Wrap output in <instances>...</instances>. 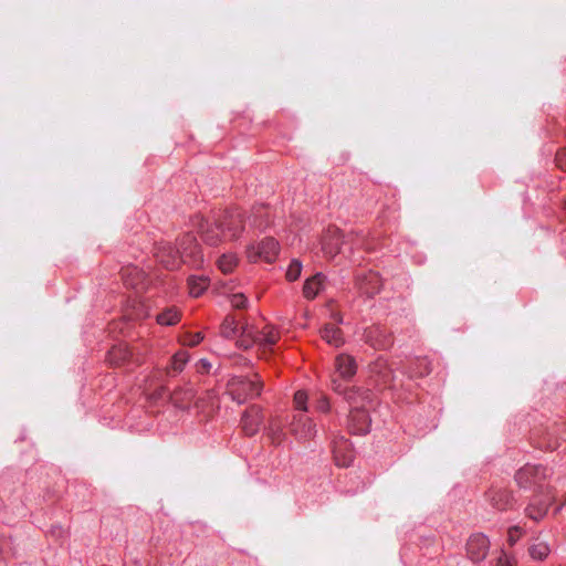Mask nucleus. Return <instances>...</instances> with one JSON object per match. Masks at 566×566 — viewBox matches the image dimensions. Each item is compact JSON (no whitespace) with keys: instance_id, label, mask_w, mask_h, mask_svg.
<instances>
[{"instance_id":"f257e3e1","label":"nucleus","mask_w":566,"mask_h":566,"mask_svg":"<svg viewBox=\"0 0 566 566\" xmlns=\"http://www.w3.org/2000/svg\"><path fill=\"white\" fill-rule=\"evenodd\" d=\"M153 252L157 262L168 271H176L181 264L200 269L205 261L201 247L191 232L177 238L175 245L168 241L155 243Z\"/></svg>"},{"instance_id":"f03ea898","label":"nucleus","mask_w":566,"mask_h":566,"mask_svg":"<svg viewBox=\"0 0 566 566\" xmlns=\"http://www.w3.org/2000/svg\"><path fill=\"white\" fill-rule=\"evenodd\" d=\"M226 387L231 400L238 405H243L261 395L263 381L258 373L247 376L231 375Z\"/></svg>"},{"instance_id":"7ed1b4c3","label":"nucleus","mask_w":566,"mask_h":566,"mask_svg":"<svg viewBox=\"0 0 566 566\" xmlns=\"http://www.w3.org/2000/svg\"><path fill=\"white\" fill-rule=\"evenodd\" d=\"M551 470L543 464L527 463L516 471L514 479L517 485L524 490L543 492L547 489L545 481L551 476Z\"/></svg>"},{"instance_id":"20e7f679","label":"nucleus","mask_w":566,"mask_h":566,"mask_svg":"<svg viewBox=\"0 0 566 566\" xmlns=\"http://www.w3.org/2000/svg\"><path fill=\"white\" fill-rule=\"evenodd\" d=\"M218 221L226 240H238L244 231L247 218L240 208L234 207L226 209Z\"/></svg>"},{"instance_id":"39448f33","label":"nucleus","mask_w":566,"mask_h":566,"mask_svg":"<svg viewBox=\"0 0 566 566\" xmlns=\"http://www.w3.org/2000/svg\"><path fill=\"white\" fill-rule=\"evenodd\" d=\"M369 378L379 390L389 387V354L387 352L380 353L369 363Z\"/></svg>"},{"instance_id":"423d86ee","label":"nucleus","mask_w":566,"mask_h":566,"mask_svg":"<svg viewBox=\"0 0 566 566\" xmlns=\"http://www.w3.org/2000/svg\"><path fill=\"white\" fill-rule=\"evenodd\" d=\"M280 252V244L273 237L262 239L256 245H250L248 249V256L252 262L259 259L264 260L266 263H273Z\"/></svg>"},{"instance_id":"0eeeda50","label":"nucleus","mask_w":566,"mask_h":566,"mask_svg":"<svg viewBox=\"0 0 566 566\" xmlns=\"http://www.w3.org/2000/svg\"><path fill=\"white\" fill-rule=\"evenodd\" d=\"M333 390L343 396L349 405V409L355 406H366L370 402V391L360 387L345 386L340 381L334 379L332 381Z\"/></svg>"},{"instance_id":"6e6552de","label":"nucleus","mask_w":566,"mask_h":566,"mask_svg":"<svg viewBox=\"0 0 566 566\" xmlns=\"http://www.w3.org/2000/svg\"><path fill=\"white\" fill-rule=\"evenodd\" d=\"M371 417L366 406H355L349 409L347 426L353 434L363 436L369 432L371 427Z\"/></svg>"},{"instance_id":"1a4fd4ad","label":"nucleus","mask_w":566,"mask_h":566,"mask_svg":"<svg viewBox=\"0 0 566 566\" xmlns=\"http://www.w3.org/2000/svg\"><path fill=\"white\" fill-rule=\"evenodd\" d=\"M484 499L492 509L499 512L512 510L516 503L512 491L499 486H491L484 493Z\"/></svg>"},{"instance_id":"9d476101","label":"nucleus","mask_w":566,"mask_h":566,"mask_svg":"<svg viewBox=\"0 0 566 566\" xmlns=\"http://www.w3.org/2000/svg\"><path fill=\"white\" fill-rule=\"evenodd\" d=\"M552 502L553 496L548 489L543 492H536L525 509V513L531 520L538 522L546 516Z\"/></svg>"},{"instance_id":"9b49d317","label":"nucleus","mask_w":566,"mask_h":566,"mask_svg":"<svg viewBox=\"0 0 566 566\" xmlns=\"http://www.w3.org/2000/svg\"><path fill=\"white\" fill-rule=\"evenodd\" d=\"M120 276L126 287L142 292L148 289L149 279L147 273L136 265H127L122 268Z\"/></svg>"},{"instance_id":"f8f14e48","label":"nucleus","mask_w":566,"mask_h":566,"mask_svg":"<svg viewBox=\"0 0 566 566\" xmlns=\"http://www.w3.org/2000/svg\"><path fill=\"white\" fill-rule=\"evenodd\" d=\"M467 555L473 563L483 562L490 551V539L482 533L472 534L467 541Z\"/></svg>"},{"instance_id":"ddd939ff","label":"nucleus","mask_w":566,"mask_h":566,"mask_svg":"<svg viewBox=\"0 0 566 566\" xmlns=\"http://www.w3.org/2000/svg\"><path fill=\"white\" fill-rule=\"evenodd\" d=\"M355 280L356 286L359 289L360 293L367 297H373L380 292L381 280L376 272H358Z\"/></svg>"},{"instance_id":"4468645a","label":"nucleus","mask_w":566,"mask_h":566,"mask_svg":"<svg viewBox=\"0 0 566 566\" xmlns=\"http://www.w3.org/2000/svg\"><path fill=\"white\" fill-rule=\"evenodd\" d=\"M263 421L262 409L252 405L244 410L241 417V426L242 430L248 437H253L260 430V427Z\"/></svg>"},{"instance_id":"2eb2a0df","label":"nucleus","mask_w":566,"mask_h":566,"mask_svg":"<svg viewBox=\"0 0 566 566\" xmlns=\"http://www.w3.org/2000/svg\"><path fill=\"white\" fill-rule=\"evenodd\" d=\"M558 429L554 426L543 432H534L532 441L535 448L544 451H555L560 447Z\"/></svg>"},{"instance_id":"dca6fc26","label":"nucleus","mask_w":566,"mask_h":566,"mask_svg":"<svg viewBox=\"0 0 566 566\" xmlns=\"http://www.w3.org/2000/svg\"><path fill=\"white\" fill-rule=\"evenodd\" d=\"M401 369V371L407 374L409 378H421L428 376L432 371V366L428 357L417 356L409 358Z\"/></svg>"},{"instance_id":"f3484780","label":"nucleus","mask_w":566,"mask_h":566,"mask_svg":"<svg viewBox=\"0 0 566 566\" xmlns=\"http://www.w3.org/2000/svg\"><path fill=\"white\" fill-rule=\"evenodd\" d=\"M366 343L376 350L387 352L389 338L386 327L373 325L365 329Z\"/></svg>"},{"instance_id":"a211bd4d","label":"nucleus","mask_w":566,"mask_h":566,"mask_svg":"<svg viewBox=\"0 0 566 566\" xmlns=\"http://www.w3.org/2000/svg\"><path fill=\"white\" fill-rule=\"evenodd\" d=\"M291 431L300 439H311L316 433L315 423L304 413H298L293 417Z\"/></svg>"},{"instance_id":"6ab92c4d","label":"nucleus","mask_w":566,"mask_h":566,"mask_svg":"<svg viewBox=\"0 0 566 566\" xmlns=\"http://www.w3.org/2000/svg\"><path fill=\"white\" fill-rule=\"evenodd\" d=\"M199 231L203 242L210 247L219 245L224 239L218 219L213 222L205 221L199 226Z\"/></svg>"},{"instance_id":"aec40b11","label":"nucleus","mask_w":566,"mask_h":566,"mask_svg":"<svg viewBox=\"0 0 566 566\" xmlns=\"http://www.w3.org/2000/svg\"><path fill=\"white\" fill-rule=\"evenodd\" d=\"M328 232L329 233L324 237L322 242L323 250L328 254L344 252V247L346 244L344 232L337 228L329 230Z\"/></svg>"},{"instance_id":"412c9836","label":"nucleus","mask_w":566,"mask_h":566,"mask_svg":"<svg viewBox=\"0 0 566 566\" xmlns=\"http://www.w3.org/2000/svg\"><path fill=\"white\" fill-rule=\"evenodd\" d=\"M333 454L335 464L342 468H348L354 461V453L350 449L348 440L342 438L334 442Z\"/></svg>"},{"instance_id":"4be33fe9","label":"nucleus","mask_w":566,"mask_h":566,"mask_svg":"<svg viewBox=\"0 0 566 566\" xmlns=\"http://www.w3.org/2000/svg\"><path fill=\"white\" fill-rule=\"evenodd\" d=\"M326 280V275L322 272L307 277L303 285V296L310 301L314 300L325 289Z\"/></svg>"},{"instance_id":"5701e85b","label":"nucleus","mask_w":566,"mask_h":566,"mask_svg":"<svg viewBox=\"0 0 566 566\" xmlns=\"http://www.w3.org/2000/svg\"><path fill=\"white\" fill-rule=\"evenodd\" d=\"M132 358V353L127 345H114L106 355V360L112 367L125 366Z\"/></svg>"},{"instance_id":"b1692460","label":"nucleus","mask_w":566,"mask_h":566,"mask_svg":"<svg viewBox=\"0 0 566 566\" xmlns=\"http://www.w3.org/2000/svg\"><path fill=\"white\" fill-rule=\"evenodd\" d=\"M335 367L339 376L344 379H350L357 371L355 358L347 354H339L336 357Z\"/></svg>"},{"instance_id":"393cba45","label":"nucleus","mask_w":566,"mask_h":566,"mask_svg":"<svg viewBox=\"0 0 566 566\" xmlns=\"http://www.w3.org/2000/svg\"><path fill=\"white\" fill-rule=\"evenodd\" d=\"M248 222L250 227L255 228L259 231H264L270 224V217L266 212V207L264 205L254 206L251 214L248 217Z\"/></svg>"},{"instance_id":"a878e982","label":"nucleus","mask_w":566,"mask_h":566,"mask_svg":"<svg viewBox=\"0 0 566 566\" xmlns=\"http://www.w3.org/2000/svg\"><path fill=\"white\" fill-rule=\"evenodd\" d=\"M552 549L547 542L536 537L528 547V554L534 560L543 562L551 554Z\"/></svg>"},{"instance_id":"bb28decb","label":"nucleus","mask_w":566,"mask_h":566,"mask_svg":"<svg viewBox=\"0 0 566 566\" xmlns=\"http://www.w3.org/2000/svg\"><path fill=\"white\" fill-rule=\"evenodd\" d=\"M189 360V354L185 349H180L170 358V365L167 367V375L175 376L181 373Z\"/></svg>"},{"instance_id":"cd10ccee","label":"nucleus","mask_w":566,"mask_h":566,"mask_svg":"<svg viewBox=\"0 0 566 566\" xmlns=\"http://www.w3.org/2000/svg\"><path fill=\"white\" fill-rule=\"evenodd\" d=\"M321 336L326 343L334 347H340L344 344L343 333L340 328L327 324L321 331Z\"/></svg>"},{"instance_id":"c85d7f7f","label":"nucleus","mask_w":566,"mask_h":566,"mask_svg":"<svg viewBox=\"0 0 566 566\" xmlns=\"http://www.w3.org/2000/svg\"><path fill=\"white\" fill-rule=\"evenodd\" d=\"M189 294L192 297H199L209 286L208 277L203 275H190L187 280Z\"/></svg>"},{"instance_id":"c756f323","label":"nucleus","mask_w":566,"mask_h":566,"mask_svg":"<svg viewBox=\"0 0 566 566\" xmlns=\"http://www.w3.org/2000/svg\"><path fill=\"white\" fill-rule=\"evenodd\" d=\"M241 329L239 328L238 322L233 315H227L221 323L220 326V334L228 339H232L239 335V332Z\"/></svg>"},{"instance_id":"7c9ffc66","label":"nucleus","mask_w":566,"mask_h":566,"mask_svg":"<svg viewBox=\"0 0 566 566\" xmlns=\"http://www.w3.org/2000/svg\"><path fill=\"white\" fill-rule=\"evenodd\" d=\"M180 321V313L177 307H167L156 316V322L165 326H174Z\"/></svg>"},{"instance_id":"2f4dec72","label":"nucleus","mask_w":566,"mask_h":566,"mask_svg":"<svg viewBox=\"0 0 566 566\" xmlns=\"http://www.w3.org/2000/svg\"><path fill=\"white\" fill-rule=\"evenodd\" d=\"M239 334L240 338L238 339V345L240 348L249 349L254 343H259L256 332L249 325L242 326Z\"/></svg>"},{"instance_id":"473e14b6","label":"nucleus","mask_w":566,"mask_h":566,"mask_svg":"<svg viewBox=\"0 0 566 566\" xmlns=\"http://www.w3.org/2000/svg\"><path fill=\"white\" fill-rule=\"evenodd\" d=\"M259 344L263 347H272L279 339V334L272 327H266L264 331H255Z\"/></svg>"},{"instance_id":"72a5a7b5","label":"nucleus","mask_w":566,"mask_h":566,"mask_svg":"<svg viewBox=\"0 0 566 566\" xmlns=\"http://www.w3.org/2000/svg\"><path fill=\"white\" fill-rule=\"evenodd\" d=\"M195 396L196 392L192 387H187L185 389L177 388L172 394H170L171 399H174L176 403H179V406L190 402Z\"/></svg>"},{"instance_id":"f704fd0d","label":"nucleus","mask_w":566,"mask_h":566,"mask_svg":"<svg viewBox=\"0 0 566 566\" xmlns=\"http://www.w3.org/2000/svg\"><path fill=\"white\" fill-rule=\"evenodd\" d=\"M238 260L233 254H222L218 260L219 269L228 274L237 266Z\"/></svg>"},{"instance_id":"c9c22d12","label":"nucleus","mask_w":566,"mask_h":566,"mask_svg":"<svg viewBox=\"0 0 566 566\" xmlns=\"http://www.w3.org/2000/svg\"><path fill=\"white\" fill-rule=\"evenodd\" d=\"M302 262L297 259H292L286 270V280L290 282L298 280L302 273Z\"/></svg>"},{"instance_id":"e433bc0d","label":"nucleus","mask_w":566,"mask_h":566,"mask_svg":"<svg viewBox=\"0 0 566 566\" xmlns=\"http://www.w3.org/2000/svg\"><path fill=\"white\" fill-rule=\"evenodd\" d=\"M294 405L301 413L307 410V394L304 390H297L294 394Z\"/></svg>"},{"instance_id":"4c0bfd02","label":"nucleus","mask_w":566,"mask_h":566,"mask_svg":"<svg viewBox=\"0 0 566 566\" xmlns=\"http://www.w3.org/2000/svg\"><path fill=\"white\" fill-rule=\"evenodd\" d=\"M230 303L233 308L244 310L249 305V300L243 293H235L230 296Z\"/></svg>"},{"instance_id":"58836bf2","label":"nucleus","mask_w":566,"mask_h":566,"mask_svg":"<svg viewBox=\"0 0 566 566\" xmlns=\"http://www.w3.org/2000/svg\"><path fill=\"white\" fill-rule=\"evenodd\" d=\"M524 533L525 531L523 527L518 525L511 526L507 532L510 545L513 546L524 535Z\"/></svg>"},{"instance_id":"ea45409f","label":"nucleus","mask_w":566,"mask_h":566,"mask_svg":"<svg viewBox=\"0 0 566 566\" xmlns=\"http://www.w3.org/2000/svg\"><path fill=\"white\" fill-rule=\"evenodd\" d=\"M555 161H556V165L560 169L566 170V149L565 148L557 150L556 156H555Z\"/></svg>"},{"instance_id":"a19ab883","label":"nucleus","mask_w":566,"mask_h":566,"mask_svg":"<svg viewBox=\"0 0 566 566\" xmlns=\"http://www.w3.org/2000/svg\"><path fill=\"white\" fill-rule=\"evenodd\" d=\"M196 366H197V370L200 374H209V371L212 367L211 363L207 358L199 359Z\"/></svg>"},{"instance_id":"79ce46f5","label":"nucleus","mask_w":566,"mask_h":566,"mask_svg":"<svg viewBox=\"0 0 566 566\" xmlns=\"http://www.w3.org/2000/svg\"><path fill=\"white\" fill-rule=\"evenodd\" d=\"M49 534L55 538H60L63 536L64 534V530L62 526L60 525H52L50 531H49Z\"/></svg>"},{"instance_id":"37998d69","label":"nucleus","mask_w":566,"mask_h":566,"mask_svg":"<svg viewBox=\"0 0 566 566\" xmlns=\"http://www.w3.org/2000/svg\"><path fill=\"white\" fill-rule=\"evenodd\" d=\"M316 408L322 411V412H327L329 411V402L328 400L325 398V397H322L318 401H317V405H316Z\"/></svg>"},{"instance_id":"c03bdc74","label":"nucleus","mask_w":566,"mask_h":566,"mask_svg":"<svg viewBox=\"0 0 566 566\" xmlns=\"http://www.w3.org/2000/svg\"><path fill=\"white\" fill-rule=\"evenodd\" d=\"M203 339V335L202 333L198 332V333H195L192 336H191V339L189 342V345L190 346H197L199 345Z\"/></svg>"},{"instance_id":"a18cd8bd","label":"nucleus","mask_w":566,"mask_h":566,"mask_svg":"<svg viewBox=\"0 0 566 566\" xmlns=\"http://www.w3.org/2000/svg\"><path fill=\"white\" fill-rule=\"evenodd\" d=\"M167 394H169L168 388L166 386H160L154 391L153 396H154V398L159 399V398H163Z\"/></svg>"},{"instance_id":"49530a36","label":"nucleus","mask_w":566,"mask_h":566,"mask_svg":"<svg viewBox=\"0 0 566 566\" xmlns=\"http://www.w3.org/2000/svg\"><path fill=\"white\" fill-rule=\"evenodd\" d=\"M395 380V377L391 375L390 381H391V388L394 387L392 382Z\"/></svg>"},{"instance_id":"de8ad7c7","label":"nucleus","mask_w":566,"mask_h":566,"mask_svg":"<svg viewBox=\"0 0 566 566\" xmlns=\"http://www.w3.org/2000/svg\"><path fill=\"white\" fill-rule=\"evenodd\" d=\"M250 364H251V361H250V360H247V359L244 360V365H247V366H248V365H250Z\"/></svg>"}]
</instances>
